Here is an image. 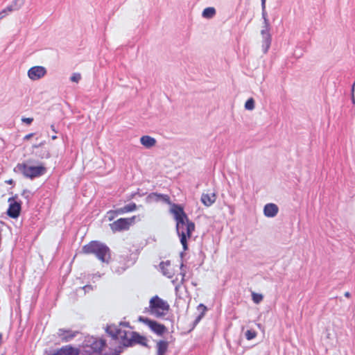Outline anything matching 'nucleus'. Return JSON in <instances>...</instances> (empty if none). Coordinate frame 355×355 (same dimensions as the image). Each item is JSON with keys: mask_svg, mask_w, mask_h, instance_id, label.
<instances>
[{"mask_svg": "<svg viewBox=\"0 0 355 355\" xmlns=\"http://www.w3.org/2000/svg\"><path fill=\"white\" fill-rule=\"evenodd\" d=\"M6 183L8 184H15V182L13 180L10 179L9 180H6Z\"/></svg>", "mask_w": 355, "mask_h": 355, "instance_id": "38", "label": "nucleus"}, {"mask_svg": "<svg viewBox=\"0 0 355 355\" xmlns=\"http://www.w3.org/2000/svg\"><path fill=\"white\" fill-rule=\"evenodd\" d=\"M83 252L86 254H94L101 261H108L110 258L109 248L97 241H92L85 245L82 248Z\"/></svg>", "mask_w": 355, "mask_h": 355, "instance_id": "1", "label": "nucleus"}, {"mask_svg": "<svg viewBox=\"0 0 355 355\" xmlns=\"http://www.w3.org/2000/svg\"><path fill=\"white\" fill-rule=\"evenodd\" d=\"M82 289L85 291V293H89L94 290V286L92 285H85L82 287Z\"/></svg>", "mask_w": 355, "mask_h": 355, "instance_id": "32", "label": "nucleus"}, {"mask_svg": "<svg viewBox=\"0 0 355 355\" xmlns=\"http://www.w3.org/2000/svg\"><path fill=\"white\" fill-rule=\"evenodd\" d=\"M46 73V69L44 67L35 66L28 71V76L32 80H37L43 78Z\"/></svg>", "mask_w": 355, "mask_h": 355, "instance_id": "9", "label": "nucleus"}, {"mask_svg": "<svg viewBox=\"0 0 355 355\" xmlns=\"http://www.w3.org/2000/svg\"><path fill=\"white\" fill-rule=\"evenodd\" d=\"M266 0H261L262 17L263 19V24L268 26L270 24L268 19V15L266 10Z\"/></svg>", "mask_w": 355, "mask_h": 355, "instance_id": "23", "label": "nucleus"}, {"mask_svg": "<svg viewBox=\"0 0 355 355\" xmlns=\"http://www.w3.org/2000/svg\"><path fill=\"white\" fill-rule=\"evenodd\" d=\"M176 230L180 239L183 249L187 250V239L191 236L195 230V223H176Z\"/></svg>", "mask_w": 355, "mask_h": 355, "instance_id": "4", "label": "nucleus"}, {"mask_svg": "<svg viewBox=\"0 0 355 355\" xmlns=\"http://www.w3.org/2000/svg\"><path fill=\"white\" fill-rule=\"evenodd\" d=\"M149 308L152 314L156 317H162L168 313L170 306L166 301L155 295L150 300Z\"/></svg>", "mask_w": 355, "mask_h": 355, "instance_id": "3", "label": "nucleus"}, {"mask_svg": "<svg viewBox=\"0 0 355 355\" xmlns=\"http://www.w3.org/2000/svg\"><path fill=\"white\" fill-rule=\"evenodd\" d=\"M80 79L81 76L80 73H73L70 78L71 81L74 83H78Z\"/></svg>", "mask_w": 355, "mask_h": 355, "instance_id": "30", "label": "nucleus"}, {"mask_svg": "<svg viewBox=\"0 0 355 355\" xmlns=\"http://www.w3.org/2000/svg\"><path fill=\"white\" fill-rule=\"evenodd\" d=\"M139 191H140V189H137V191H136V192H138L137 195H138V196H144V193H140Z\"/></svg>", "mask_w": 355, "mask_h": 355, "instance_id": "42", "label": "nucleus"}, {"mask_svg": "<svg viewBox=\"0 0 355 355\" xmlns=\"http://www.w3.org/2000/svg\"><path fill=\"white\" fill-rule=\"evenodd\" d=\"M270 25L266 26V25H263V29L261 31V34L262 35L263 41H262V48L264 53H267L272 42V35L270 33Z\"/></svg>", "mask_w": 355, "mask_h": 355, "instance_id": "6", "label": "nucleus"}, {"mask_svg": "<svg viewBox=\"0 0 355 355\" xmlns=\"http://www.w3.org/2000/svg\"><path fill=\"white\" fill-rule=\"evenodd\" d=\"M50 157V153H48L47 155H46V157Z\"/></svg>", "mask_w": 355, "mask_h": 355, "instance_id": "44", "label": "nucleus"}, {"mask_svg": "<svg viewBox=\"0 0 355 355\" xmlns=\"http://www.w3.org/2000/svg\"><path fill=\"white\" fill-rule=\"evenodd\" d=\"M17 196L11 197L8 199L10 202L9 207L7 211L8 215L12 218H17L21 211V202L15 200Z\"/></svg>", "mask_w": 355, "mask_h": 355, "instance_id": "7", "label": "nucleus"}, {"mask_svg": "<svg viewBox=\"0 0 355 355\" xmlns=\"http://www.w3.org/2000/svg\"><path fill=\"white\" fill-rule=\"evenodd\" d=\"M51 130H52L53 132H57V130H55V125H54L53 124H52V125H51Z\"/></svg>", "mask_w": 355, "mask_h": 355, "instance_id": "40", "label": "nucleus"}, {"mask_svg": "<svg viewBox=\"0 0 355 355\" xmlns=\"http://www.w3.org/2000/svg\"><path fill=\"white\" fill-rule=\"evenodd\" d=\"M121 214H123V210H110L107 212L104 217V220L112 221L116 218Z\"/></svg>", "mask_w": 355, "mask_h": 355, "instance_id": "21", "label": "nucleus"}, {"mask_svg": "<svg viewBox=\"0 0 355 355\" xmlns=\"http://www.w3.org/2000/svg\"><path fill=\"white\" fill-rule=\"evenodd\" d=\"M252 298L255 304H259L263 300V296L261 294L252 292Z\"/></svg>", "mask_w": 355, "mask_h": 355, "instance_id": "24", "label": "nucleus"}, {"mask_svg": "<svg viewBox=\"0 0 355 355\" xmlns=\"http://www.w3.org/2000/svg\"><path fill=\"white\" fill-rule=\"evenodd\" d=\"M216 15V10L213 7L206 8L202 12V17L207 19H211Z\"/></svg>", "mask_w": 355, "mask_h": 355, "instance_id": "22", "label": "nucleus"}, {"mask_svg": "<svg viewBox=\"0 0 355 355\" xmlns=\"http://www.w3.org/2000/svg\"><path fill=\"white\" fill-rule=\"evenodd\" d=\"M125 343V347H130L135 344H139L143 346H146L147 339L145 336L140 335L137 332L131 331L129 340H126Z\"/></svg>", "mask_w": 355, "mask_h": 355, "instance_id": "8", "label": "nucleus"}, {"mask_svg": "<svg viewBox=\"0 0 355 355\" xmlns=\"http://www.w3.org/2000/svg\"><path fill=\"white\" fill-rule=\"evenodd\" d=\"M257 335V332L254 330H247L245 332V338L248 340L254 339Z\"/></svg>", "mask_w": 355, "mask_h": 355, "instance_id": "27", "label": "nucleus"}, {"mask_svg": "<svg viewBox=\"0 0 355 355\" xmlns=\"http://www.w3.org/2000/svg\"><path fill=\"white\" fill-rule=\"evenodd\" d=\"M170 211L173 214L176 222H184V220H186V222H189L182 205L175 203L172 204Z\"/></svg>", "mask_w": 355, "mask_h": 355, "instance_id": "5", "label": "nucleus"}, {"mask_svg": "<svg viewBox=\"0 0 355 355\" xmlns=\"http://www.w3.org/2000/svg\"><path fill=\"white\" fill-rule=\"evenodd\" d=\"M51 139H52L53 140H55V139H57V136L53 135V136H52Z\"/></svg>", "mask_w": 355, "mask_h": 355, "instance_id": "43", "label": "nucleus"}, {"mask_svg": "<svg viewBox=\"0 0 355 355\" xmlns=\"http://www.w3.org/2000/svg\"><path fill=\"white\" fill-rule=\"evenodd\" d=\"M138 192H134V193H132L130 196L128 197V199L130 200V199H132L134 198L137 195Z\"/></svg>", "mask_w": 355, "mask_h": 355, "instance_id": "37", "label": "nucleus"}, {"mask_svg": "<svg viewBox=\"0 0 355 355\" xmlns=\"http://www.w3.org/2000/svg\"><path fill=\"white\" fill-rule=\"evenodd\" d=\"M141 144L147 148L154 146L156 144V140L150 136L144 135L140 139Z\"/></svg>", "mask_w": 355, "mask_h": 355, "instance_id": "19", "label": "nucleus"}, {"mask_svg": "<svg viewBox=\"0 0 355 355\" xmlns=\"http://www.w3.org/2000/svg\"><path fill=\"white\" fill-rule=\"evenodd\" d=\"M130 223H110V228L114 232L127 230Z\"/></svg>", "mask_w": 355, "mask_h": 355, "instance_id": "20", "label": "nucleus"}, {"mask_svg": "<svg viewBox=\"0 0 355 355\" xmlns=\"http://www.w3.org/2000/svg\"><path fill=\"white\" fill-rule=\"evenodd\" d=\"M21 121L23 123H25L28 124V125H30L33 121V118H25V117H23L21 119Z\"/></svg>", "mask_w": 355, "mask_h": 355, "instance_id": "33", "label": "nucleus"}, {"mask_svg": "<svg viewBox=\"0 0 355 355\" xmlns=\"http://www.w3.org/2000/svg\"><path fill=\"white\" fill-rule=\"evenodd\" d=\"M105 340L101 338H94L89 345L94 352L99 353L105 346Z\"/></svg>", "mask_w": 355, "mask_h": 355, "instance_id": "14", "label": "nucleus"}, {"mask_svg": "<svg viewBox=\"0 0 355 355\" xmlns=\"http://www.w3.org/2000/svg\"><path fill=\"white\" fill-rule=\"evenodd\" d=\"M216 200V195L215 193L202 194L201 201L207 207L211 206Z\"/></svg>", "mask_w": 355, "mask_h": 355, "instance_id": "17", "label": "nucleus"}, {"mask_svg": "<svg viewBox=\"0 0 355 355\" xmlns=\"http://www.w3.org/2000/svg\"><path fill=\"white\" fill-rule=\"evenodd\" d=\"M136 208H137L136 204L132 202V203H130V204L125 205V207H123L121 209H119V210H123V213H124L126 211H133V210L136 209Z\"/></svg>", "mask_w": 355, "mask_h": 355, "instance_id": "25", "label": "nucleus"}, {"mask_svg": "<svg viewBox=\"0 0 355 355\" xmlns=\"http://www.w3.org/2000/svg\"><path fill=\"white\" fill-rule=\"evenodd\" d=\"M35 135V133H30L24 137V140H28Z\"/></svg>", "mask_w": 355, "mask_h": 355, "instance_id": "36", "label": "nucleus"}, {"mask_svg": "<svg viewBox=\"0 0 355 355\" xmlns=\"http://www.w3.org/2000/svg\"><path fill=\"white\" fill-rule=\"evenodd\" d=\"M198 308L200 309L202 311V312L201 315L198 316L197 321H199L202 318V317H203L205 312L207 311L206 306L205 305H203L202 304H200L198 306Z\"/></svg>", "mask_w": 355, "mask_h": 355, "instance_id": "31", "label": "nucleus"}, {"mask_svg": "<svg viewBox=\"0 0 355 355\" xmlns=\"http://www.w3.org/2000/svg\"><path fill=\"white\" fill-rule=\"evenodd\" d=\"M77 332L73 331L69 329H60L58 331V337L63 342H68L73 339L76 336Z\"/></svg>", "mask_w": 355, "mask_h": 355, "instance_id": "13", "label": "nucleus"}, {"mask_svg": "<svg viewBox=\"0 0 355 355\" xmlns=\"http://www.w3.org/2000/svg\"><path fill=\"white\" fill-rule=\"evenodd\" d=\"M144 322L150 328V329L159 336L163 335L167 330L166 327L156 321L146 318Z\"/></svg>", "mask_w": 355, "mask_h": 355, "instance_id": "11", "label": "nucleus"}, {"mask_svg": "<svg viewBox=\"0 0 355 355\" xmlns=\"http://www.w3.org/2000/svg\"><path fill=\"white\" fill-rule=\"evenodd\" d=\"M345 296L347 298H349L350 297V293L349 292H345Z\"/></svg>", "mask_w": 355, "mask_h": 355, "instance_id": "41", "label": "nucleus"}, {"mask_svg": "<svg viewBox=\"0 0 355 355\" xmlns=\"http://www.w3.org/2000/svg\"><path fill=\"white\" fill-rule=\"evenodd\" d=\"M80 350L71 345H66L57 349L52 355H79Z\"/></svg>", "mask_w": 355, "mask_h": 355, "instance_id": "12", "label": "nucleus"}, {"mask_svg": "<svg viewBox=\"0 0 355 355\" xmlns=\"http://www.w3.org/2000/svg\"><path fill=\"white\" fill-rule=\"evenodd\" d=\"M22 196L26 198L28 200H29L31 194V192L28 190H24L22 193Z\"/></svg>", "mask_w": 355, "mask_h": 355, "instance_id": "34", "label": "nucleus"}, {"mask_svg": "<svg viewBox=\"0 0 355 355\" xmlns=\"http://www.w3.org/2000/svg\"><path fill=\"white\" fill-rule=\"evenodd\" d=\"M15 173H19L26 178L34 179L42 176L46 172V168L42 165L37 166H28L26 163H18L14 168Z\"/></svg>", "mask_w": 355, "mask_h": 355, "instance_id": "2", "label": "nucleus"}, {"mask_svg": "<svg viewBox=\"0 0 355 355\" xmlns=\"http://www.w3.org/2000/svg\"><path fill=\"white\" fill-rule=\"evenodd\" d=\"M136 218V216H132V218H117L114 222H134Z\"/></svg>", "mask_w": 355, "mask_h": 355, "instance_id": "29", "label": "nucleus"}, {"mask_svg": "<svg viewBox=\"0 0 355 355\" xmlns=\"http://www.w3.org/2000/svg\"><path fill=\"white\" fill-rule=\"evenodd\" d=\"M160 268L164 275H166L168 278L173 277V267L168 261L162 262L160 263Z\"/></svg>", "mask_w": 355, "mask_h": 355, "instance_id": "18", "label": "nucleus"}, {"mask_svg": "<svg viewBox=\"0 0 355 355\" xmlns=\"http://www.w3.org/2000/svg\"><path fill=\"white\" fill-rule=\"evenodd\" d=\"M169 343L168 341L159 340L156 343V355H166Z\"/></svg>", "mask_w": 355, "mask_h": 355, "instance_id": "15", "label": "nucleus"}, {"mask_svg": "<svg viewBox=\"0 0 355 355\" xmlns=\"http://www.w3.org/2000/svg\"><path fill=\"white\" fill-rule=\"evenodd\" d=\"M14 7L10 4V6H7L6 8L3 10V12H5L6 11L12 12L13 10H16L15 8H13Z\"/></svg>", "mask_w": 355, "mask_h": 355, "instance_id": "35", "label": "nucleus"}, {"mask_svg": "<svg viewBox=\"0 0 355 355\" xmlns=\"http://www.w3.org/2000/svg\"><path fill=\"white\" fill-rule=\"evenodd\" d=\"M245 108L248 110H252L254 108V101L252 98H249L245 102Z\"/></svg>", "mask_w": 355, "mask_h": 355, "instance_id": "26", "label": "nucleus"}, {"mask_svg": "<svg viewBox=\"0 0 355 355\" xmlns=\"http://www.w3.org/2000/svg\"><path fill=\"white\" fill-rule=\"evenodd\" d=\"M24 3V0H13L11 5L16 10H19Z\"/></svg>", "mask_w": 355, "mask_h": 355, "instance_id": "28", "label": "nucleus"}, {"mask_svg": "<svg viewBox=\"0 0 355 355\" xmlns=\"http://www.w3.org/2000/svg\"><path fill=\"white\" fill-rule=\"evenodd\" d=\"M354 86H355V80H354V83L352 85V99L354 100Z\"/></svg>", "mask_w": 355, "mask_h": 355, "instance_id": "39", "label": "nucleus"}, {"mask_svg": "<svg viewBox=\"0 0 355 355\" xmlns=\"http://www.w3.org/2000/svg\"><path fill=\"white\" fill-rule=\"evenodd\" d=\"M146 201L149 203L163 202L166 204H171V198L167 194H162L156 192L150 193L146 197Z\"/></svg>", "mask_w": 355, "mask_h": 355, "instance_id": "10", "label": "nucleus"}, {"mask_svg": "<svg viewBox=\"0 0 355 355\" xmlns=\"http://www.w3.org/2000/svg\"><path fill=\"white\" fill-rule=\"evenodd\" d=\"M279 208L277 205L273 203H268L265 205L263 213L268 217H274L278 213Z\"/></svg>", "mask_w": 355, "mask_h": 355, "instance_id": "16", "label": "nucleus"}]
</instances>
